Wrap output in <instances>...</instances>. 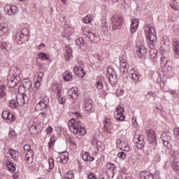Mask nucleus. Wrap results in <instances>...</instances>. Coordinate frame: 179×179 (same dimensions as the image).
<instances>
[{
  "instance_id": "obj_62",
  "label": "nucleus",
  "mask_w": 179,
  "mask_h": 179,
  "mask_svg": "<svg viewBox=\"0 0 179 179\" xmlns=\"http://www.w3.org/2000/svg\"><path fill=\"white\" fill-rule=\"evenodd\" d=\"M172 169L174 170V171H176L177 174H179V166L177 165V163L172 166Z\"/></svg>"
},
{
  "instance_id": "obj_10",
  "label": "nucleus",
  "mask_w": 179,
  "mask_h": 179,
  "mask_svg": "<svg viewBox=\"0 0 179 179\" xmlns=\"http://www.w3.org/2000/svg\"><path fill=\"white\" fill-rule=\"evenodd\" d=\"M80 124V122H79V120L78 119H71L69 120L68 125L69 128L73 134H76V132H78V128H79V125Z\"/></svg>"
},
{
  "instance_id": "obj_26",
  "label": "nucleus",
  "mask_w": 179,
  "mask_h": 179,
  "mask_svg": "<svg viewBox=\"0 0 179 179\" xmlns=\"http://www.w3.org/2000/svg\"><path fill=\"white\" fill-rule=\"evenodd\" d=\"M8 152L13 160L17 162L19 160V152L13 148H9Z\"/></svg>"
},
{
  "instance_id": "obj_60",
  "label": "nucleus",
  "mask_w": 179,
  "mask_h": 179,
  "mask_svg": "<svg viewBox=\"0 0 179 179\" xmlns=\"http://www.w3.org/2000/svg\"><path fill=\"white\" fill-rule=\"evenodd\" d=\"M54 131V129H52V127L49 126L45 129V132L47 133V135H51L52 134V131Z\"/></svg>"
},
{
  "instance_id": "obj_4",
  "label": "nucleus",
  "mask_w": 179,
  "mask_h": 179,
  "mask_svg": "<svg viewBox=\"0 0 179 179\" xmlns=\"http://www.w3.org/2000/svg\"><path fill=\"white\" fill-rule=\"evenodd\" d=\"M146 134L148 135V141L150 144V148H156L157 146V138H156V134L155 133V131L148 129L146 130Z\"/></svg>"
},
{
  "instance_id": "obj_27",
  "label": "nucleus",
  "mask_w": 179,
  "mask_h": 179,
  "mask_svg": "<svg viewBox=\"0 0 179 179\" xmlns=\"http://www.w3.org/2000/svg\"><path fill=\"white\" fill-rule=\"evenodd\" d=\"M170 155L171 156V157H173V162L175 163H179V152L178 151L172 149L170 150Z\"/></svg>"
},
{
  "instance_id": "obj_48",
  "label": "nucleus",
  "mask_w": 179,
  "mask_h": 179,
  "mask_svg": "<svg viewBox=\"0 0 179 179\" xmlns=\"http://www.w3.org/2000/svg\"><path fill=\"white\" fill-rule=\"evenodd\" d=\"M49 112L48 109L42 110V112L39 113V116L42 118H47V115H48Z\"/></svg>"
},
{
  "instance_id": "obj_43",
  "label": "nucleus",
  "mask_w": 179,
  "mask_h": 179,
  "mask_svg": "<svg viewBox=\"0 0 179 179\" xmlns=\"http://www.w3.org/2000/svg\"><path fill=\"white\" fill-rule=\"evenodd\" d=\"M104 80V78H101V80H98L96 83H95L96 88L99 89V90H101L103 89V81Z\"/></svg>"
},
{
  "instance_id": "obj_16",
  "label": "nucleus",
  "mask_w": 179,
  "mask_h": 179,
  "mask_svg": "<svg viewBox=\"0 0 179 179\" xmlns=\"http://www.w3.org/2000/svg\"><path fill=\"white\" fill-rule=\"evenodd\" d=\"M4 11L6 13H7V15L12 16V15H15L17 12V7L15 5H6L4 7Z\"/></svg>"
},
{
  "instance_id": "obj_39",
  "label": "nucleus",
  "mask_w": 179,
  "mask_h": 179,
  "mask_svg": "<svg viewBox=\"0 0 179 179\" xmlns=\"http://www.w3.org/2000/svg\"><path fill=\"white\" fill-rule=\"evenodd\" d=\"M55 142H57V140H55V137H50V141L48 144V148L50 150L54 149Z\"/></svg>"
},
{
  "instance_id": "obj_24",
  "label": "nucleus",
  "mask_w": 179,
  "mask_h": 179,
  "mask_svg": "<svg viewBox=\"0 0 179 179\" xmlns=\"http://www.w3.org/2000/svg\"><path fill=\"white\" fill-rule=\"evenodd\" d=\"M139 26V21L137 19H134L131 21V24L130 26V31L134 34V33L136 32L138 30V27Z\"/></svg>"
},
{
  "instance_id": "obj_5",
  "label": "nucleus",
  "mask_w": 179,
  "mask_h": 179,
  "mask_svg": "<svg viewBox=\"0 0 179 179\" xmlns=\"http://www.w3.org/2000/svg\"><path fill=\"white\" fill-rule=\"evenodd\" d=\"M31 80L30 79H26L23 81L22 83V86L24 87V89H27L29 92V94L30 96H32L34 97V99H37V93H38V90H30V87H31Z\"/></svg>"
},
{
  "instance_id": "obj_47",
  "label": "nucleus",
  "mask_w": 179,
  "mask_h": 179,
  "mask_svg": "<svg viewBox=\"0 0 179 179\" xmlns=\"http://www.w3.org/2000/svg\"><path fill=\"white\" fill-rule=\"evenodd\" d=\"M101 26L103 31H108V24L106 22V21H102Z\"/></svg>"
},
{
  "instance_id": "obj_53",
  "label": "nucleus",
  "mask_w": 179,
  "mask_h": 179,
  "mask_svg": "<svg viewBox=\"0 0 179 179\" xmlns=\"http://www.w3.org/2000/svg\"><path fill=\"white\" fill-rule=\"evenodd\" d=\"M69 142L73 146H78V144L76 143V138L73 137H70L69 138Z\"/></svg>"
},
{
  "instance_id": "obj_32",
  "label": "nucleus",
  "mask_w": 179,
  "mask_h": 179,
  "mask_svg": "<svg viewBox=\"0 0 179 179\" xmlns=\"http://www.w3.org/2000/svg\"><path fill=\"white\" fill-rule=\"evenodd\" d=\"M83 160L85 162H94V157L90 156V153L89 152H84L82 155Z\"/></svg>"
},
{
  "instance_id": "obj_40",
  "label": "nucleus",
  "mask_w": 179,
  "mask_h": 179,
  "mask_svg": "<svg viewBox=\"0 0 179 179\" xmlns=\"http://www.w3.org/2000/svg\"><path fill=\"white\" fill-rule=\"evenodd\" d=\"M158 52L159 51L155 48H150V50L149 51V55L153 59L154 58H156Z\"/></svg>"
},
{
  "instance_id": "obj_34",
  "label": "nucleus",
  "mask_w": 179,
  "mask_h": 179,
  "mask_svg": "<svg viewBox=\"0 0 179 179\" xmlns=\"http://www.w3.org/2000/svg\"><path fill=\"white\" fill-rule=\"evenodd\" d=\"M8 90L5 85H0V98L2 99L6 96Z\"/></svg>"
},
{
  "instance_id": "obj_13",
  "label": "nucleus",
  "mask_w": 179,
  "mask_h": 179,
  "mask_svg": "<svg viewBox=\"0 0 179 179\" xmlns=\"http://www.w3.org/2000/svg\"><path fill=\"white\" fill-rule=\"evenodd\" d=\"M105 126L103 131L106 134H111V129H113V122L111 118L106 117L104 120Z\"/></svg>"
},
{
  "instance_id": "obj_63",
  "label": "nucleus",
  "mask_w": 179,
  "mask_h": 179,
  "mask_svg": "<svg viewBox=\"0 0 179 179\" xmlns=\"http://www.w3.org/2000/svg\"><path fill=\"white\" fill-rule=\"evenodd\" d=\"M23 149H24V152H29L30 150H33L31 149V146H30V145H29L27 144L24 145Z\"/></svg>"
},
{
  "instance_id": "obj_44",
  "label": "nucleus",
  "mask_w": 179,
  "mask_h": 179,
  "mask_svg": "<svg viewBox=\"0 0 179 179\" xmlns=\"http://www.w3.org/2000/svg\"><path fill=\"white\" fill-rule=\"evenodd\" d=\"M134 143H136V146L137 148V149H143V148H145V141H137V142H134Z\"/></svg>"
},
{
  "instance_id": "obj_50",
  "label": "nucleus",
  "mask_w": 179,
  "mask_h": 179,
  "mask_svg": "<svg viewBox=\"0 0 179 179\" xmlns=\"http://www.w3.org/2000/svg\"><path fill=\"white\" fill-rule=\"evenodd\" d=\"M48 164H49V171H52V169H54V159L52 158H49L48 159Z\"/></svg>"
},
{
  "instance_id": "obj_42",
  "label": "nucleus",
  "mask_w": 179,
  "mask_h": 179,
  "mask_svg": "<svg viewBox=\"0 0 179 179\" xmlns=\"http://www.w3.org/2000/svg\"><path fill=\"white\" fill-rule=\"evenodd\" d=\"M8 106L10 108L16 109L17 108V106H19V104L17 103V99L16 100L13 99L9 101Z\"/></svg>"
},
{
  "instance_id": "obj_58",
  "label": "nucleus",
  "mask_w": 179,
  "mask_h": 179,
  "mask_svg": "<svg viewBox=\"0 0 179 179\" xmlns=\"http://www.w3.org/2000/svg\"><path fill=\"white\" fill-rule=\"evenodd\" d=\"M41 80H43V79L37 78V80L34 83V87L36 89H38V87H40V86L41 85V83L40 82H41Z\"/></svg>"
},
{
  "instance_id": "obj_15",
  "label": "nucleus",
  "mask_w": 179,
  "mask_h": 179,
  "mask_svg": "<svg viewBox=\"0 0 179 179\" xmlns=\"http://www.w3.org/2000/svg\"><path fill=\"white\" fill-rule=\"evenodd\" d=\"M69 159V152H63L59 154V157L57 158V162H61L63 164H66L68 163V160Z\"/></svg>"
},
{
  "instance_id": "obj_51",
  "label": "nucleus",
  "mask_w": 179,
  "mask_h": 179,
  "mask_svg": "<svg viewBox=\"0 0 179 179\" xmlns=\"http://www.w3.org/2000/svg\"><path fill=\"white\" fill-rule=\"evenodd\" d=\"M83 33L87 37H89V36H90V34H92V32H90V31L89 30V27H85L83 28Z\"/></svg>"
},
{
  "instance_id": "obj_9",
  "label": "nucleus",
  "mask_w": 179,
  "mask_h": 179,
  "mask_svg": "<svg viewBox=\"0 0 179 179\" xmlns=\"http://www.w3.org/2000/svg\"><path fill=\"white\" fill-rule=\"evenodd\" d=\"M125 109L121 105L117 106L116 108V111L114 113L115 118L118 121H125V116L124 115V112Z\"/></svg>"
},
{
  "instance_id": "obj_7",
  "label": "nucleus",
  "mask_w": 179,
  "mask_h": 179,
  "mask_svg": "<svg viewBox=\"0 0 179 179\" xmlns=\"http://www.w3.org/2000/svg\"><path fill=\"white\" fill-rule=\"evenodd\" d=\"M129 75L132 83H134V85H137V83L141 82V75L135 69H130Z\"/></svg>"
},
{
  "instance_id": "obj_36",
  "label": "nucleus",
  "mask_w": 179,
  "mask_h": 179,
  "mask_svg": "<svg viewBox=\"0 0 179 179\" xmlns=\"http://www.w3.org/2000/svg\"><path fill=\"white\" fill-rule=\"evenodd\" d=\"M119 149L121 150H124V152H129L131 148L129 147V145L127 143V142L123 141Z\"/></svg>"
},
{
  "instance_id": "obj_20",
  "label": "nucleus",
  "mask_w": 179,
  "mask_h": 179,
  "mask_svg": "<svg viewBox=\"0 0 179 179\" xmlns=\"http://www.w3.org/2000/svg\"><path fill=\"white\" fill-rule=\"evenodd\" d=\"M9 33V28L8 27V24L5 22L0 23V37L2 36H6Z\"/></svg>"
},
{
  "instance_id": "obj_64",
  "label": "nucleus",
  "mask_w": 179,
  "mask_h": 179,
  "mask_svg": "<svg viewBox=\"0 0 179 179\" xmlns=\"http://www.w3.org/2000/svg\"><path fill=\"white\" fill-rule=\"evenodd\" d=\"M174 135L176 136L177 139L179 140V128H176L174 129Z\"/></svg>"
},
{
  "instance_id": "obj_25",
  "label": "nucleus",
  "mask_w": 179,
  "mask_h": 179,
  "mask_svg": "<svg viewBox=\"0 0 179 179\" xmlns=\"http://www.w3.org/2000/svg\"><path fill=\"white\" fill-rule=\"evenodd\" d=\"M148 47L149 48H155V45H156V43H157V36H149L147 37Z\"/></svg>"
},
{
  "instance_id": "obj_30",
  "label": "nucleus",
  "mask_w": 179,
  "mask_h": 179,
  "mask_svg": "<svg viewBox=\"0 0 179 179\" xmlns=\"http://www.w3.org/2000/svg\"><path fill=\"white\" fill-rule=\"evenodd\" d=\"M141 142V141H145V135L142 133H136L134 134V137L133 139V142Z\"/></svg>"
},
{
  "instance_id": "obj_18",
  "label": "nucleus",
  "mask_w": 179,
  "mask_h": 179,
  "mask_svg": "<svg viewBox=\"0 0 179 179\" xmlns=\"http://www.w3.org/2000/svg\"><path fill=\"white\" fill-rule=\"evenodd\" d=\"M145 36L146 37H156V30L152 27H150V25H148L145 27Z\"/></svg>"
},
{
  "instance_id": "obj_1",
  "label": "nucleus",
  "mask_w": 179,
  "mask_h": 179,
  "mask_svg": "<svg viewBox=\"0 0 179 179\" xmlns=\"http://www.w3.org/2000/svg\"><path fill=\"white\" fill-rule=\"evenodd\" d=\"M52 90L56 93V97L59 104H65L66 98L62 94V85L59 84H54L52 86Z\"/></svg>"
},
{
  "instance_id": "obj_55",
  "label": "nucleus",
  "mask_w": 179,
  "mask_h": 179,
  "mask_svg": "<svg viewBox=\"0 0 179 179\" xmlns=\"http://www.w3.org/2000/svg\"><path fill=\"white\" fill-rule=\"evenodd\" d=\"M173 50H179V43L178 39H173Z\"/></svg>"
},
{
  "instance_id": "obj_19",
  "label": "nucleus",
  "mask_w": 179,
  "mask_h": 179,
  "mask_svg": "<svg viewBox=\"0 0 179 179\" xmlns=\"http://www.w3.org/2000/svg\"><path fill=\"white\" fill-rule=\"evenodd\" d=\"M84 107L86 111H91L93 108V101L90 97L84 99Z\"/></svg>"
},
{
  "instance_id": "obj_52",
  "label": "nucleus",
  "mask_w": 179,
  "mask_h": 179,
  "mask_svg": "<svg viewBox=\"0 0 179 179\" xmlns=\"http://www.w3.org/2000/svg\"><path fill=\"white\" fill-rule=\"evenodd\" d=\"M117 157L122 160H125L127 159V154L124 152H120L117 154Z\"/></svg>"
},
{
  "instance_id": "obj_17",
  "label": "nucleus",
  "mask_w": 179,
  "mask_h": 179,
  "mask_svg": "<svg viewBox=\"0 0 179 179\" xmlns=\"http://www.w3.org/2000/svg\"><path fill=\"white\" fill-rule=\"evenodd\" d=\"M137 46V54L138 55V57H145V55H146V53L148 52V50H146V48L145 47V45L143 44H141L140 42H138L136 44Z\"/></svg>"
},
{
  "instance_id": "obj_33",
  "label": "nucleus",
  "mask_w": 179,
  "mask_h": 179,
  "mask_svg": "<svg viewBox=\"0 0 179 179\" xmlns=\"http://www.w3.org/2000/svg\"><path fill=\"white\" fill-rule=\"evenodd\" d=\"M76 135L83 136L86 135V129L85 127H82V124L80 123L78 128V131L75 133Z\"/></svg>"
},
{
  "instance_id": "obj_14",
  "label": "nucleus",
  "mask_w": 179,
  "mask_h": 179,
  "mask_svg": "<svg viewBox=\"0 0 179 179\" xmlns=\"http://www.w3.org/2000/svg\"><path fill=\"white\" fill-rule=\"evenodd\" d=\"M6 164L9 171L13 173V178H17L19 177V172H16V166L10 161H8Z\"/></svg>"
},
{
  "instance_id": "obj_8",
  "label": "nucleus",
  "mask_w": 179,
  "mask_h": 179,
  "mask_svg": "<svg viewBox=\"0 0 179 179\" xmlns=\"http://www.w3.org/2000/svg\"><path fill=\"white\" fill-rule=\"evenodd\" d=\"M108 73L109 75L108 76V81L109 83L112 86H115L118 82V78L117 77V74L115 73V71L113 70L111 68H108Z\"/></svg>"
},
{
  "instance_id": "obj_54",
  "label": "nucleus",
  "mask_w": 179,
  "mask_h": 179,
  "mask_svg": "<svg viewBox=\"0 0 179 179\" xmlns=\"http://www.w3.org/2000/svg\"><path fill=\"white\" fill-rule=\"evenodd\" d=\"M76 43L77 45H83V44H85V39L80 37L76 41Z\"/></svg>"
},
{
  "instance_id": "obj_12",
  "label": "nucleus",
  "mask_w": 179,
  "mask_h": 179,
  "mask_svg": "<svg viewBox=\"0 0 179 179\" xmlns=\"http://www.w3.org/2000/svg\"><path fill=\"white\" fill-rule=\"evenodd\" d=\"M24 155H25V163H27V164H31V163H33V161L34 160V151L32 150L28 152H24Z\"/></svg>"
},
{
  "instance_id": "obj_46",
  "label": "nucleus",
  "mask_w": 179,
  "mask_h": 179,
  "mask_svg": "<svg viewBox=\"0 0 179 179\" xmlns=\"http://www.w3.org/2000/svg\"><path fill=\"white\" fill-rule=\"evenodd\" d=\"M93 20V17H92V15H87L84 17V23H86L87 24L90 23Z\"/></svg>"
},
{
  "instance_id": "obj_31",
  "label": "nucleus",
  "mask_w": 179,
  "mask_h": 179,
  "mask_svg": "<svg viewBox=\"0 0 179 179\" xmlns=\"http://www.w3.org/2000/svg\"><path fill=\"white\" fill-rule=\"evenodd\" d=\"M161 65L162 66H170V59L166 55H162L161 57Z\"/></svg>"
},
{
  "instance_id": "obj_23",
  "label": "nucleus",
  "mask_w": 179,
  "mask_h": 179,
  "mask_svg": "<svg viewBox=\"0 0 179 179\" xmlns=\"http://www.w3.org/2000/svg\"><path fill=\"white\" fill-rule=\"evenodd\" d=\"M78 88L72 87L68 90V98L69 99H76L78 97Z\"/></svg>"
},
{
  "instance_id": "obj_6",
  "label": "nucleus",
  "mask_w": 179,
  "mask_h": 179,
  "mask_svg": "<svg viewBox=\"0 0 179 179\" xmlns=\"http://www.w3.org/2000/svg\"><path fill=\"white\" fill-rule=\"evenodd\" d=\"M50 99L48 96H44L36 106V109L38 111H43V110H48V104Z\"/></svg>"
},
{
  "instance_id": "obj_57",
  "label": "nucleus",
  "mask_w": 179,
  "mask_h": 179,
  "mask_svg": "<svg viewBox=\"0 0 179 179\" xmlns=\"http://www.w3.org/2000/svg\"><path fill=\"white\" fill-rule=\"evenodd\" d=\"M120 68H128V66H127V60L125 59H122L120 60Z\"/></svg>"
},
{
  "instance_id": "obj_29",
  "label": "nucleus",
  "mask_w": 179,
  "mask_h": 179,
  "mask_svg": "<svg viewBox=\"0 0 179 179\" xmlns=\"http://www.w3.org/2000/svg\"><path fill=\"white\" fill-rule=\"evenodd\" d=\"M141 179H155L153 174L150 173L149 171H143L140 173Z\"/></svg>"
},
{
  "instance_id": "obj_49",
  "label": "nucleus",
  "mask_w": 179,
  "mask_h": 179,
  "mask_svg": "<svg viewBox=\"0 0 179 179\" xmlns=\"http://www.w3.org/2000/svg\"><path fill=\"white\" fill-rule=\"evenodd\" d=\"M38 58L40 59H43V60H44V59H50V57L48 56V55L44 53V52H40L38 54Z\"/></svg>"
},
{
  "instance_id": "obj_45",
  "label": "nucleus",
  "mask_w": 179,
  "mask_h": 179,
  "mask_svg": "<svg viewBox=\"0 0 179 179\" xmlns=\"http://www.w3.org/2000/svg\"><path fill=\"white\" fill-rule=\"evenodd\" d=\"M10 115V113L8 110H4L2 113V117L3 118V120H7L8 121Z\"/></svg>"
},
{
  "instance_id": "obj_21",
  "label": "nucleus",
  "mask_w": 179,
  "mask_h": 179,
  "mask_svg": "<svg viewBox=\"0 0 179 179\" xmlns=\"http://www.w3.org/2000/svg\"><path fill=\"white\" fill-rule=\"evenodd\" d=\"M73 72L75 75H77L79 78H83L86 73V71L83 70V68L79 66H76L73 68Z\"/></svg>"
},
{
  "instance_id": "obj_3",
  "label": "nucleus",
  "mask_w": 179,
  "mask_h": 179,
  "mask_svg": "<svg viewBox=\"0 0 179 179\" xmlns=\"http://www.w3.org/2000/svg\"><path fill=\"white\" fill-rule=\"evenodd\" d=\"M122 16L120 14H115L110 18V23L112 25L113 30H118L121 29L122 26Z\"/></svg>"
},
{
  "instance_id": "obj_22",
  "label": "nucleus",
  "mask_w": 179,
  "mask_h": 179,
  "mask_svg": "<svg viewBox=\"0 0 179 179\" xmlns=\"http://www.w3.org/2000/svg\"><path fill=\"white\" fill-rule=\"evenodd\" d=\"M64 50L66 51L64 55V59L66 61H71V59L73 58L72 48H71V46H66Z\"/></svg>"
},
{
  "instance_id": "obj_11",
  "label": "nucleus",
  "mask_w": 179,
  "mask_h": 179,
  "mask_svg": "<svg viewBox=\"0 0 179 179\" xmlns=\"http://www.w3.org/2000/svg\"><path fill=\"white\" fill-rule=\"evenodd\" d=\"M16 100L18 106H24V104H29L30 96L24 94H21L17 96Z\"/></svg>"
},
{
  "instance_id": "obj_28",
  "label": "nucleus",
  "mask_w": 179,
  "mask_h": 179,
  "mask_svg": "<svg viewBox=\"0 0 179 179\" xmlns=\"http://www.w3.org/2000/svg\"><path fill=\"white\" fill-rule=\"evenodd\" d=\"M88 38L92 43H97L100 42V36H99V34H96L93 32L90 34V36H88Z\"/></svg>"
},
{
  "instance_id": "obj_37",
  "label": "nucleus",
  "mask_w": 179,
  "mask_h": 179,
  "mask_svg": "<svg viewBox=\"0 0 179 179\" xmlns=\"http://www.w3.org/2000/svg\"><path fill=\"white\" fill-rule=\"evenodd\" d=\"M63 78L64 80H66V81L72 80V78H73L72 73H71L70 71H65L63 73Z\"/></svg>"
},
{
  "instance_id": "obj_56",
  "label": "nucleus",
  "mask_w": 179,
  "mask_h": 179,
  "mask_svg": "<svg viewBox=\"0 0 179 179\" xmlns=\"http://www.w3.org/2000/svg\"><path fill=\"white\" fill-rule=\"evenodd\" d=\"M29 131H32L34 134V135H36V134H38V131H37V125H32Z\"/></svg>"
},
{
  "instance_id": "obj_35",
  "label": "nucleus",
  "mask_w": 179,
  "mask_h": 179,
  "mask_svg": "<svg viewBox=\"0 0 179 179\" xmlns=\"http://www.w3.org/2000/svg\"><path fill=\"white\" fill-rule=\"evenodd\" d=\"M164 45H162L160 47L159 51L162 54V55H164L166 54L167 50H170V44L165 45L166 43H164Z\"/></svg>"
},
{
  "instance_id": "obj_38",
  "label": "nucleus",
  "mask_w": 179,
  "mask_h": 179,
  "mask_svg": "<svg viewBox=\"0 0 179 179\" xmlns=\"http://www.w3.org/2000/svg\"><path fill=\"white\" fill-rule=\"evenodd\" d=\"M164 136H167V134L166 133H164L161 136V139L163 142V144L166 148H170V142H169V139H164Z\"/></svg>"
},
{
  "instance_id": "obj_41",
  "label": "nucleus",
  "mask_w": 179,
  "mask_h": 179,
  "mask_svg": "<svg viewBox=\"0 0 179 179\" xmlns=\"http://www.w3.org/2000/svg\"><path fill=\"white\" fill-rule=\"evenodd\" d=\"M96 148L99 152H103V150L106 149V147L104 146V143H103V142L98 141H96Z\"/></svg>"
},
{
  "instance_id": "obj_61",
  "label": "nucleus",
  "mask_w": 179,
  "mask_h": 179,
  "mask_svg": "<svg viewBox=\"0 0 179 179\" xmlns=\"http://www.w3.org/2000/svg\"><path fill=\"white\" fill-rule=\"evenodd\" d=\"M66 178H67V179L73 178V172H72V171L67 172L66 174Z\"/></svg>"
},
{
  "instance_id": "obj_2",
  "label": "nucleus",
  "mask_w": 179,
  "mask_h": 179,
  "mask_svg": "<svg viewBox=\"0 0 179 179\" xmlns=\"http://www.w3.org/2000/svg\"><path fill=\"white\" fill-rule=\"evenodd\" d=\"M29 32L27 28H23L20 32L15 34V41L18 44H22V43H26L29 41L30 37L29 36Z\"/></svg>"
},
{
  "instance_id": "obj_59",
  "label": "nucleus",
  "mask_w": 179,
  "mask_h": 179,
  "mask_svg": "<svg viewBox=\"0 0 179 179\" xmlns=\"http://www.w3.org/2000/svg\"><path fill=\"white\" fill-rule=\"evenodd\" d=\"M107 167L109 170H110V171H114V170H115V165L114 164L108 163Z\"/></svg>"
}]
</instances>
